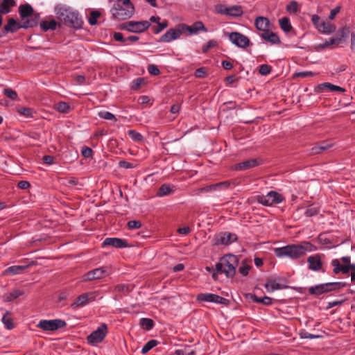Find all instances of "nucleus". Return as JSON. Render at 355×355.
I'll use <instances>...</instances> for the list:
<instances>
[{
  "mask_svg": "<svg viewBox=\"0 0 355 355\" xmlns=\"http://www.w3.org/2000/svg\"><path fill=\"white\" fill-rule=\"evenodd\" d=\"M54 11L57 19L62 24L75 29L82 28L83 21L78 12L73 11L69 7L62 4L57 5Z\"/></svg>",
  "mask_w": 355,
  "mask_h": 355,
  "instance_id": "nucleus-1",
  "label": "nucleus"
},
{
  "mask_svg": "<svg viewBox=\"0 0 355 355\" xmlns=\"http://www.w3.org/2000/svg\"><path fill=\"white\" fill-rule=\"evenodd\" d=\"M314 245L309 241L301 242L300 244L288 245L275 249V254L278 257H288L297 259L305 255L306 251H312Z\"/></svg>",
  "mask_w": 355,
  "mask_h": 355,
  "instance_id": "nucleus-2",
  "label": "nucleus"
},
{
  "mask_svg": "<svg viewBox=\"0 0 355 355\" xmlns=\"http://www.w3.org/2000/svg\"><path fill=\"white\" fill-rule=\"evenodd\" d=\"M239 259L233 254H226L222 257L216 264V270L220 274H225L228 278H232L236 274Z\"/></svg>",
  "mask_w": 355,
  "mask_h": 355,
  "instance_id": "nucleus-3",
  "label": "nucleus"
},
{
  "mask_svg": "<svg viewBox=\"0 0 355 355\" xmlns=\"http://www.w3.org/2000/svg\"><path fill=\"white\" fill-rule=\"evenodd\" d=\"M135 12V7L130 0H116L112 8L114 19L124 20L130 18Z\"/></svg>",
  "mask_w": 355,
  "mask_h": 355,
  "instance_id": "nucleus-4",
  "label": "nucleus"
},
{
  "mask_svg": "<svg viewBox=\"0 0 355 355\" xmlns=\"http://www.w3.org/2000/svg\"><path fill=\"white\" fill-rule=\"evenodd\" d=\"M19 14L21 20L24 21H30L29 28L37 26L40 18V14L34 11L33 7L28 4H21L19 7Z\"/></svg>",
  "mask_w": 355,
  "mask_h": 355,
  "instance_id": "nucleus-5",
  "label": "nucleus"
},
{
  "mask_svg": "<svg viewBox=\"0 0 355 355\" xmlns=\"http://www.w3.org/2000/svg\"><path fill=\"white\" fill-rule=\"evenodd\" d=\"M346 286L347 284L345 282H330L318 284L315 286L310 287L309 288V293L313 295L319 296L324 293L339 290Z\"/></svg>",
  "mask_w": 355,
  "mask_h": 355,
  "instance_id": "nucleus-6",
  "label": "nucleus"
},
{
  "mask_svg": "<svg viewBox=\"0 0 355 355\" xmlns=\"http://www.w3.org/2000/svg\"><path fill=\"white\" fill-rule=\"evenodd\" d=\"M150 26L148 21H129L119 25L120 30H126L129 32L140 33L146 31Z\"/></svg>",
  "mask_w": 355,
  "mask_h": 355,
  "instance_id": "nucleus-7",
  "label": "nucleus"
},
{
  "mask_svg": "<svg viewBox=\"0 0 355 355\" xmlns=\"http://www.w3.org/2000/svg\"><path fill=\"white\" fill-rule=\"evenodd\" d=\"M257 200L259 203L264 206H272L275 204L281 203L284 198L277 191H271L266 196H258Z\"/></svg>",
  "mask_w": 355,
  "mask_h": 355,
  "instance_id": "nucleus-8",
  "label": "nucleus"
},
{
  "mask_svg": "<svg viewBox=\"0 0 355 355\" xmlns=\"http://www.w3.org/2000/svg\"><path fill=\"white\" fill-rule=\"evenodd\" d=\"M67 326L64 320L60 319L55 320H42L39 322L37 327L44 331H56L58 329L64 328Z\"/></svg>",
  "mask_w": 355,
  "mask_h": 355,
  "instance_id": "nucleus-9",
  "label": "nucleus"
},
{
  "mask_svg": "<svg viewBox=\"0 0 355 355\" xmlns=\"http://www.w3.org/2000/svg\"><path fill=\"white\" fill-rule=\"evenodd\" d=\"M107 334V327L105 323L101 324L96 330L90 334L87 339L89 343L96 344L103 341Z\"/></svg>",
  "mask_w": 355,
  "mask_h": 355,
  "instance_id": "nucleus-10",
  "label": "nucleus"
},
{
  "mask_svg": "<svg viewBox=\"0 0 355 355\" xmlns=\"http://www.w3.org/2000/svg\"><path fill=\"white\" fill-rule=\"evenodd\" d=\"M182 24H178L174 28H170L159 38L161 42H170L172 40L178 39L183 33L184 29H182Z\"/></svg>",
  "mask_w": 355,
  "mask_h": 355,
  "instance_id": "nucleus-11",
  "label": "nucleus"
},
{
  "mask_svg": "<svg viewBox=\"0 0 355 355\" xmlns=\"http://www.w3.org/2000/svg\"><path fill=\"white\" fill-rule=\"evenodd\" d=\"M97 293L96 292H89L83 293L79 295L74 302L71 304L73 309H77L78 307L83 306L87 304L90 302H93L96 300Z\"/></svg>",
  "mask_w": 355,
  "mask_h": 355,
  "instance_id": "nucleus-12",
  "label": "nucleus"
},
{
  "mask_svg": "<svg viewBox=\"0 0 355 355\" xmlns=\"http://www.w3.org/2000/svg\"><path fill=\"white\" fill-rule=\"evenodd\" d=\"M217 12L222 15H225L234 17H241L243 14V8L241 6H232L226 7L220 5L216 7Z\"/></svg>",
  "mask_w": 355,
  "mask_h": 355,
  "instance_id": "nucleus-13",
  "label": "nucleus"
},
{
  "mask_svg": "<svg viewBox=\"0 0 355 355\" xmlns=\"http://www.w3.org/2000/svg\"><path fill=\"white\" fill-rule=\"evenodd\" d=\"M29 21L18 22L14 18H9L7 24L4 26L3 29L7 33H16L20 28H28L30 26Z\"/></svg>",
  "mask_w": 355,
  "mask_h": 355,
  "instance_id": "nucleus-14",
  "label": "nucleus"
},
{
  "mask_svg": "<svg viewBox=\"0 0 355 355\" xmlns=\"http://www.w3.org/2000/svg\"><path fill=\"white\" fill-rule=\"evenodd\" d=\"M230 40L236 46L245 49L250 44L248 37L239 32H232L229 35Z\"/></svg>",
  "mask_w": 355,
  "mask_h": 355,
  "instance_id": "nucleus-15",
  "label": "nucleus"
},
{
  "mask_svg": "<svg viewBox=\"0 0 355 355\" xmlns=\"http://www.w3.org/2000/svg\"><path fill=\"white\" fill-rule=\"evenodd\" d=\"M181 27L184 29V33H187L188 35H196L200 31L207 32V28L201 21H197L191 26H188L186 24L182 23Z\"/></svg>",
  "mask_w": 355,
  "mask_h": 355,
  "instance_id": "nucleus-16",
  "label": "nucleus"
},
{
  "mask_svg": "<svg viewBox=\"0 0 355 355\" xmlns=\"http://www.w3.org/2000/svg\"><path fill=\"white\" fill-rule=\"evenodd\" d=\"M105 273V270L103 268H95L85 273L83 275V280L85 282L92 281L103 278Z\"/></svg>",
  "mask_w": 355,
  "mask_h": 355,
  "instance_id": "nucleus-17",
  "label": "nucleus"
},
{
  "mask_svg": "<svg viewBox=\"0 0 355 355\" xmlns=\"http://www.w3.org/2000/svg\"><path fill=\"white\" fill-rule=\"evenodd\" d=\"M103 245H110L116 248H123L128 246V243L125 239L119 238H107L103 241Z\"/></svg>",
  "mask_w": 355,
  "mask_h": 355,
  "instance_id": "nucleus-18",
  "label": "nucleus"
},
{
  "mask_svg": "<svg viewBox=\"0 0 355 355\" xmlns=\"http://www.w3.org/2000/svg\"><path fill=\"white\" fill-rule=\"evenodd\" d=\"M261 161L258 159H250L245 160L235 165V169L237 171H245L259 166Z\"/></svg>",
  "mask_w": 355,
  "mask_h": 355,
  "instance_id": "nucleus-19",
  "label": "nucleus"
},
{
  "mask_svg": "<svg viewBox=\"0 0 355 355\" xmlns=\"http://www.w3.org/2000/svg\"><path fill=\"white\" fill-rule=\"evenodd\" d=\"M307 262L309 263V268L310 270L313 271H318L322 270V262L319 254H315L307 258Z\"/></svg>",
  "mask_w": 355,
  "mask_h": 355,
  "instance_id": "nucleus-20",
  "label": "nucleus"
},
{
  "mask_svg": "<svg viewBox=\"0 0 355 355\" xmlns=\"http://www.w3.org/2000/svg\"><path fill=\"white\" fill-rule=\"evenodd\" d=\"M254 26L257 30L263 33L270 29L271 24L267 17L260 16L255 19Z\"/></svg>",
  "mask_w": 355,
  "mask_h": 355,
  "instance_id": "nucleus-21",
  "label": "nucleus"
},
{
  "mask_svg": "<svg viewBox=\"0 0 355 355\" xmlns=\"http://www.w3.org/2000/svg\"><path fill=\"white\" fill-rule=\"evenodd\" d=\"M237 239L236 236L232 233H224L217 237L215 245H229Z\"/></svg>",
  "mask_w": 355,
  "mask_h": 355,
  "instance_id": "nucleus-22",
  "label": "nucleus"
},
{
  "mask_svg": "<svg viewBox=\"0 0 355 355\" xmlns=\"http://www.w3.org/2000/svg\"><path fill=\"white\" fill-rule=\"evenodd\" d=\"M261 37L266 41L272 44H279L281 43V40L279 36L270 30L263 32L261 33Z\"/></svg>",
  "mask_w": 355,
  "mask_h": 355,
  "instance_id": "nucleus-23",
  "label": "nucleus"
},
{
  "mask_svg": "<svg viewBox=\"0 0 355 355\" xmlns=\"http://www.w3.org/2000/svg\"><path fill=\"white\" fill-rule=\"evenodd\" d=\"M34 264H35V262L34 261H31L27 266H10V267L8 268L3 272V275H8L19 274V273L22 272V271H24L25 269H26L29 266H33Z\"/></svg>",
  "mask_w": 355,
  "mask_h": 355,
  "instance_id": "nucleus-24",
  "label": "nucleus"
},
{
  "mask_svg": "<svg viewBox=\"0 0 355 355\" xmlns=\"http://www.w3.org/2000/svg\"><path fill=\"white\" fill-rule=\"evenodd\" d=\"M318 31L322 33L330 34L336 31V26L329 21H323L320 24Z\"/></svg>",
  "mask_w": 355,
  "mask_h": 355,
  "instance_id": "nucleus-25",
  "label": "nucleus"
},
{
  "mask_svg": "<svg viewBox=\"0 0 355 355\" xmlns=\"http://www.w3.org/2000/svg\"><path fill=\"white\" fill-rule=\"evenodd\" d=\"M16 6L15 0H2L0 3V14H8L10 12L11 8Z\"/></svg>",
  "mask_w": 355,
  "mask_h": 355,
  "instance_id": "nucleus-26",
  "label": "nucleus"
},
{
  "mask_svg": "<svg viewBox=\"0 0 355 355\" xmlns=\"http://www.w3.org/2000/svg\"><path fill=\"white\" fill-rule=\"evenodd\" d=\"M1 320L7 329L10 330L15 327L12 313L10 311H6Z\"/></svg>",
  "mask_w": 355,
  "mask_h": 355,
  "instance_id": "nucleus-27",
  "label": "nucleus"
},
{
  "mask_svg": "<svg viewBox=\"0 0 355 355\" xmlns=\"http://www.w3.org/2000/svg\"><path fill=\"white\" fill-rule=\"evenodd\" d=\"M57 26L60 27L61 25L55 19L43 21L40 23V27L44 31H46L48 30H55Z\"/></svg>",
  "mask_w": 355,
  "mask_h": 355,
  "instance_id": "nucleus-28",
  "label": "nucleus"
},
{
  "mask_svg": "<svg viewBox=\"0 0 355 355\" xmlns=\"http://www.w3.org/2000/svg\"><path fill=\"white\" fill-rule=\"evenodd\" d=\"M318 87L320 91H323L324 89H329L331 92H345V89H344L341 87L333 85L329 83H324L320 84L318 85Z\"/></svg>",
  "mask_w": 355,
  "mask_h": 355,
  "instance_id": "nucleus-29",
  "label": "nucleus"
},
{
  "mask_svg": "<svg viewBox=\"0 0 355 355\" xmlns=\"http://www.w3.org/2000/svg\"><path fill=\"white\" fill-rule=\"evenodd\" d=\"M350 33L349 28L345 26L339 29L336 34V38L339 44L342 43Z\"/></svg>",
  "mask_w": 355,
  "mask_h": 355,
  "instance_id": "nucleus-30",
  "label": "nucleus"
},
{
  "mask_svg": "<svg viewBox=\"0 0 355 355\" xmlns=\"http://www.w3.org/2000/svg\"><path fill=\"white\" fill-rule=\"evenodd\" d=\"M279 24L280 28L285 33H289L293 29V26L290 22V19L286 17L280 19L279 20Z\"/></svg>",
  "mask_w": 355,
  "mask_h": 355,
  "instance_id": "nucleus-31",
  "label": "nucleus"
},
{
  "mask_svg": "<svg viewBox=\"0 0 355 355\" xmlns=\"http://www.w3.org/2000/svg\"><path fill=\"white\" fill-rule=\"evenodd\" d=\"M24 292L19 289H15L11 291L10 293H8L3 296L4 301L6 302H11L19 296L22 295Z\"/></svg>",
  "mask_w": 355,
  "mask_h": 355,
  "instance_id": "nucleus-32",
  "label": "nucleus"
},
{
  "mask_svg": "<svg viewBox=\"0 0 355 355\" xmlns=\"http://www.w3.org/2000/svg\"><path fill=\"white\" fill-rule=\"evenodd\" d=\"M173 191L171 187L168 184H163L158 189L157 192V196H164L169 195Z\"/></svg>",
  "mask_w": 355,
  "mask_h": 355,
  "instance_id": "nucleus-33",
  "label": "nucleus"
},
{
  "mask_svg": "<svg viewBox=\"0 0 355 355\" xmlns=\"http://www.w3.org/2000/svg\"><path fill=\"white\" fill-rule=\"evenodd\" d=\"M251 297L253 302L257 303H261L267 306L272 304V299L268 296H264L263 297H259L255 295H252Z\"/></svg>",
  "mask_w": 355,
  "mask_h": 355,
  "instance_id": "nucleus-34",
  "label": "nucleus"
},
{
  "mask_svg": "<svg viewBox=\"0 0 355 355\" xmlns=\"http://www.w3.org/2000/svg\"><path fill=\"white\" fill-rule=\"evenodd\" d=\"M265 288L268 291H274L275 290L282 289L283 286L276 282L275 279L268 280L265 284Z\"/></svg>",
  "mask_w": 355,
  "mask_h": 355,
  "instance_id": "nucleus-35",
  "label": "nucleus"
},
{
  "mask_svg": "<svg viewBox=\"0 0 355 355\" xmlns=\"http://www.w3.org/2000/svg\"><path fill=\"white\" fill-rule=\"evenodd\" d=\"M286 11L290 14H297L300 11V5L296 1H291L286 7Z\"/></svg>",
  "mask_w": 355,
  "mask_h": 355,
  "instance_id": "nucleus-36",
  "label": "nucleus"
},
{
  "mask_svg": "<svg viewBox=\"0 0 355 355\" xmlns=\"http://www.w3.org/2000/svg\"><path fill=\"white\" fill-rule=\"evenodd\" d=\"M55 107L58 112L65 114L69 113L71 110L69 105L67 103L63 101L58 103L55 105Z\"/></svg>",
  "mask_w": 355,
  "mask_h": 355,
  "instance_id": "nucleus-37",
  "label": "nucleus"
},
{
  "mask_svg": "<svg viewBox=\"0 0 355 355\" xmlns=\"http://www.w3.org/2000/svg\"><path fill=\"white\" fill-rule=\"evenodd\" d=\"M134 286L132 284H118L115 286L114 290L118 292L128 293L131 292Z\"/></svg>",
  "mask_w": 355,
  "mask_h": 355,
  "instance_id": "nucleus-38",
  "label": "nucleus"
},
{
  "mask_svg": "<svg viewBox=\"0 0 355 355\" xmlns=\"http://www.w3.org/2000/svg\"><path fill=\"white\" fill-rule=\"evenodd\" d=\"M139 324L146 330H150L154 326V322L150 318H142L140 320Z\"/></svg>",
  "mask_w": 355,
  "mask_h": 355,
  "instance_id": "nucleus-39",
  "label": "nucleus"
},
{
  "mask_svg": "<svg viewBox=\"0 0 355 355\" xmlns=\"http://www.w3.org/2000/svg\"><path fill=\"white\" fill-rule=\"evenodd\" d=\"M159 342L156 340H150L148 342H147L144 346L141 349L142 354H146L148 352H149L152 348L157 346Z\"/></svg>",
  "mask_w": 355,
  "mask_h": 355,
  "instance_id": "nucleus-40",
  "label": "nucleus"
},
{
  "mask_svg": "<svg viewBox=\"0 0 355 355\" xmlns=\"http://www.w3.org/2000/svg\"><path fill=\"white\" fill-rule=\"evenodd\" d=\"M17 112L26 116V117H33V114L34 113L33 109L31 107H20L17 108Z\"/></svg>",
  "mask_w": 355,
  "mask_h": 355,
  "instance_id": "nucleus-41",
  "label": "nucleus"
},
{
  "mask_svg": "<svg viewBox=\"0 0 355 355\" xmlns=\"http://www.w3.org/2000/svg\"><path fill=\"white\" fill-rule=\"evenodd\" d=\"M196 300L198 302H212L213 293H200L196 296Z\"/></svg>",
  "mask_w": 355,
  "mask_h": 355,
  "instance_id": "nucleus-42",
  "label": "nucleus"
},
{
  "mask_svg": "<svg viewBox=\"0 0 355 355\" xmlns=\"http://www.w3.org/2000/svg\"><path fill=\"white\" fill-rule=\"evenodd\" d=\"M128 134L134 141L140 142L144 139V137L135 130H130Z\"/></svg>",
  "mask_w": 355,
  "mask_h": 355,
  "instance_id": "nucleus-43",
  "label": "nucleus"
},
{
  "mask_svg": "<svg viewBox=\"0 0 355 355\" xmlns=\"http://www.w3.org/2000/svg\"><path fill=\"white\" fill-rule=\"evenodd\" d=\"M218 45V42L215 40H210L208 42L202 45V52L206 53L208 51L212 48L216 47Z\"/></svg>",
  "mask_w": 355,
  "mask_h": 355,
  "instance_id": "nucleus-44",
  "label": "nucleus"
},
{
  "mask_svg": "<svg viewBox=\"0 0 355 355\" xmlns=\"http://www.w3.org/2000/svg\"><path fill=\"white\" fill-rule=\"evenodd\" d=\"M212 302L227 306L230 304V300L218 295L213 294Z\"/></svg>",
  "mask_w": 355,
  "mask_h": 355,
  "instance_id": "nucleus-45",
  "label": "nucleus"
},
{
  "mask_svg": "<svg viewBox=\"0 0 355 355\" xmlns=\"http://www.w3.org/2000/svg\"><path fill=\"white\" fill-rule=\"evenodd\" d=\"M3 94L6 97L12 101L17 100L18 98V95L17 92L15 90L12 89L11 88L4 89Z\"/></svg>",
  "mask_w": 355,
  "mask_h": 355,
  "instance_id": "nucleus-46",
  "label": "nucleus"
},
{
  "mask_svg": "<svg viewBox=\"0 0 355 355\" xmlns=\"http://www.w3.org/2000/svg\"><path fill=\"white\" fill-rule=\"evenodd\" d=\"M101 12L98 10H92L89 17V23L91 25H95L97 23V19L100 17Z\"/></svg>",
  "mask_w": 355,
  "mask_h": 355,
  "instance_id": "nucleus-47",
  "label": "nucleus"
},
{
  "mask_svg": "<svg viewBox=\"0 0 355 355\" xmlns=\"http://www.w3.org/2000/svg\"><path fill=\"white\" fill-rule=\"evenodd\" d=\"M98 116L101 118L106 119V120H113L114 121H117V119L115 117V116L113 114H112L111 112H107V111L99 112H98Z\"/></svg>",
  "mask_w": 355,
  "mask_h": 355,
  "instance_id": "nucleus-48",
  "label": "nucleus"
},
{
  "mask_svg": "<svg viewBox=\"0 0 355 355\" xmlns=\"http://www.w3.org/2000/svg\"><path fill=\"white\" fill-rule=\"evenodd\" d=\"M216 191L215 184H210V185H207V186L199 188L196 191L197 194H199L201 193H208V192H212V191Z\"/></svg>",
  "mask_w": 355,
  "mask_h": 355,
  "instance_id": "nucleus-49",
  "label": "nucleus"
},
{
  "mask_svg": "<svg viewBox=\"0 0 355 355\" xmlns=\"http://www.w3.org/2000/svg\"><path fill=\"white\" fill-rule=\"evenodd\" d=\"M272 71V67L270 65L263 64L260 65L259 73L262 76H266L269 74Z\"/></svg>",
  "mask_w": 355,
  "mask_h": 355,
  "instance_id": "nucleus-50",
  "label": "nucleus"
},
{
  "mask_svg": "<svg viewBox=\"0 0 355 355\" xmlns=\"http://www.w3.org/2000/svg\"><path fill=\"white\" fill-rule=\"evenodd\" d=\"M331 266L334 267L333 272L335 275H338V273L341 272V267L343 266V265L340 264V261L338 259H336L332 260Z\"/></svg>",
  "mask_w": 355,
  "mask_h": 355,
  "instance_id": "nucleus-51",
  "label": "nucleus"
},
{
  "mask_svg": "<svg viewBox=\"0 0 355 355\" xmlns=\"http://www.w3.org/2000/svg\"><path fill=\"white\" fill-rule=\"evenodd\" d=\"M168 26V21L166 20L163 21L162 22H158L157 26L153 27V33L155 34H158L160 33L163 29L166 28Z\"/></svg>",
  "mask_w": 355,
  "mask_h": 355,
  "instance_id": "nucleus-52",
  "label": "nucleus"
},
{
  "mask_svg": "<svg viewBox=\"0 0 355 355\" xmlns=\"http://www.w3.org/2000/svg\"><path fill=\"white\" fill-rule=\"evenodd\" d=\"M214 184H215L216 190L217 191V190L227 189L232 184V182L229 180H227V181H224V182H218Z\"/></svg>",
  "mask_w": 355,
  "mask_h": 355,
  "instance_id": "nucleus-53",
  "label": "nucleus"
},
{
  "mask_svg": "<svg viewBox=\"0 0 355 355\" xmlns=\"http://www.w3.org/2000/svg\"><path fill=\"white\" fill-rule=\"evenodd\" d=\"M320 209L318 207H310L305 211V216L311 217L317 215L319 213Z\"/></svg>",
  "mask_w": 355,
  "mask_h": 355,
  "instance_id": "nucleus-54",
  "label": "nucleus"
},
{
  "mask_svg": "<svg viewBox=\"0 0 355 355\" xmlns=\"http://www.w3.org/2000/svg\"><path fill=\"white\" fill-rule=\"evenodd\" d=\"M145 83V80L143 78H139L132 82L131 88L134 90L139 89L142 85Z\"/></svg>",
  "mask_w": 355,
  "mask_h": 355,
  "instance_id": "nucleus-55",
  "label": "nucleus"
},
{
  "mask_svg": "<svg viewBox=\"0 0 355 355\" xmlns=\"http://www.w3.org/2000/svg\"><path fill=\"white\" fill-rule=\"evenodd\" d=\"M127 226L130 230H136L141 227V223L139 220H130Z\"/></svg>",
  "mask_w": 355,
  "mask_h": 355,
  "instance_id": "nucleus-56",
  "label": "nucleus"
},
{
  "mask_svg": "<svg viewBox=\"0 0 355 355\" xmlns=\"http://www.w3.org/2000/svg\"><path fill=\"white\" fill-rule=\"evenodd\" d=\"M148 71L150 74L153 76H157L160 73L159 69L155 64H149L148 67Z\"/></svg>",
  "mask_w": 355,
  "mask_h": 355,
  "instance_id": "nucleus-57",
  "label": "nucleus"
},
{
  "mask_svg": "<svg viewBox=\"0 0 355 355\" xmlns=\"http://www.w3.org/2000/svg\"><path fill=\"white\" fill-rule=\"evenodd\" d=\"M82 155L85 158H90L93 155V150L91 148L84 147L81 151Z\"/></svg>",
  "mask_w": 355,
  "mask_h": 355,
  "instance_id": "nucleus-58",
  "label": "nucleus"
},
{
  "mask_svg": "<svg viewBox=\"0 0 355 355\" xmlns=\"http://www.w3.org/2000/svg\"><path fill=\"white\" fill-rule=\"evenodd\" d=\"M113 38L118 42H121L125 44H126V37H124L121 33L115 32L113 35Z\"/></svg>",
  "mask_w": 355,
  "mask_h": 355,
  "instance_id": "nucleus-59",
  "label": "nucleus"
},
{
  "mask_svg": "<svg viewBox=\"0 0 355 355\" xmlns=\"http://www.w3.org/2000/svg\"><path fill=\"white\" fill-rule=\"evenodd\" d=\"M250 268H251L250 266L245 264V265L241 266L239 269V271L243 276H246L248 275V272H249V270H250Z\"/></svg>",
  "mask_w": 355,
  "mask_h": 355,
  "instance_id": "nucleus-60",
  "label": "nucleus"
},
{
  "mask_svg": "<svg viewBox=\"0 0 355 355\" xmlns=\"http://www.w3.org/2000/svg\"><path fill=\"white\" fill-rule=\"evenodd\" d=\"M311 21L313 24L315 26V28L318 30L320 26V24L322 21L320 19V17L317 15H313L311 17Z\"/></svg>",
  "mask_w": 355,
  "mask_h": 355,
  "instance_id": "nucleus-61",
  "label": "nucleus"
},
{
  "mask_svg": "<svg viewBox=\"0 0 355 355\" xmlns=\"http://www.w3.org/2000/svg\"><path fill=\"white\" fill-rule=\"evenodd\" d=\"M119 166L121 168H132L134 167L133 164L130 162H128L125 160H121L119 162Z\"/></svg>",
  "mask_w": 355,
  "mask_h": 355,
  "instance_id": "nucleus-62",
  "label": "nucleus"
},
{
  "mask_svg": "<svg viewBox=\"0 0 355 355\" xmlns=\"http://www.w3.org/2000/svg\"><path fill=\"white\" fill-rule=\"evenodd\" d=\"M320 148H322V151H324L326 150H328L331 147L333 146V144L330 143L328 141H323L321 143H320Z\"/></svg>",
  "mask_w": 355,
  "mask_h": 355,
  "instance_id": "nucleus-63",
  "label": "nucleus"
},
{
  "mask_svg": "<svg viewBox=\"0 0 355 355\" xmlns=\"http://www.w3.org/2000/svg\"><path fill=\"white\" fill-rule=\"evenodd\" d=\"M17 186L21 189H27L31 187V184L27 181L21 180L18 182Z\"/></svg>",
  "mask_w": 355,
  "mask_h": 355,
  "instance_id": "nucleus-64",
  "label": "nucleus"
}]
</instances>
